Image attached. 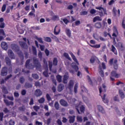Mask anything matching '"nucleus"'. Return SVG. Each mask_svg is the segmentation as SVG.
<instances>
[{"label":"nucleus","instance_id":"obj_37","mask_svg":"<svg viewBox=\"0 0 125 125\" xmlns=\"http://www.w3.org/2000/svg\"><path fill=\"white\" fill-rule=\"evenodd\" d=\"M101 20H102L101 19V18H100L99 16H97V17H95V18H94L93 19V22H96V21H101Z\"/></svg>","mask_w":125,"mask_h":125},{"label":"nucleus","instance_id":"obj_53","mask_svg":"<svg viewBox=\"0 0 125 125\" xmlns=\"http://www.w3.org/2000/svg\"><path fill=\"white\" fill-rule=\"evenodd\" d=\"M49 69L50 71H51L52 70V62H49Z\"/></svg>","mask_w":125,"mask_h":125},{"label":"nucleus","instance_id":"obj_34","mask_svg":"<svg viewBox=\"0 0 125 125\" xmlns=\"http://www.w3.org/2000/svg\"><path fill=\"white\" fill-rule=\"evenodd\" d=\"M112 13L114 17H116L117 16V9H116V7H115L113 8Z\"/></svg>","mask_w":125,"mask_h":125},{"label":"nucleus","instance_id":"obj_11","mask_svg":"<svg viewBox=\"0 0 125 125\" xmlns=\"http://www.w3.org/2000/svg\"><path fill=\"white\" fill-rule=\"evenodd\" d=\"M36 97H40L42 95V92L40 89H37L35 90L34 93Z\"/></svg>","mask_w":125,"mask_h":125},{"label":"nucleus","instance_id":"obj_4","mask_svg":"<svg viewBox=\"0 0 125 125\" xmlns=\"http://www.w3.org/2000/svg\"><path fill=\"white\" fill-rule=\"evenodd\" d=\"M120 75L117 73V72L115 71H112L111 72V76L110 77V81L111 82H114L115 81V78H113V77L114 78H116V79H119V78H120Z\"/></svg>","mask_w":125,"mask_h":125},{"label":"nucleus","instance_id":"obj_1","mask_svg":"<svg viewBox=\"0 0 125 125\" xmlns=\"http://www.w3.org/2000/svg\"><path fill=\"white\" fill-rule=\"evenodd\" d=\"M12 49L15 51V52H19L18 53L19 57L21 58V61H24V55H23V52L20 51V48L19 46H18L16 44H12Z\"/></svg>","mask_w":125,"mask_h":125},{"label":"nucleus","instance_id":"obj_7","mask_svg":"<svg viewBox=\"0 0 125 125\" xmlns=\"http://www.w3.org/2000/svg\"><path fill=\"white\" fill-rule=\"evenodd\" d=\"M74 81L71 80H70L68 85L67 88L69 90L70 92H72L73 91V87H74Z\"/></svg>","mask_w":125,"mask_h":125},{"label":"nucleus","instance_id":"obj_41","mask_svg":"<svg viewBox=\"0 0 125 125\" xmlns=\"http://www.w3.org/2000/svg\"><path fill=\"white\" fill-rule=\"evenodd\" d=\"M81 89H82V91H83V92H87V89H86V88H85V87L84 86V85H82L81 86Z\"/></svg>","mask_w":125,"mask_h":125},{"label":"nucleus","instance_id":"obj_28","mask_svg":"<svg viewBox=\"0 0 125 125\" xmlns=\"http://www.w3.org/2000/svg\"><path fill=\"white\" fill-rule=\"evenodd\" d=\"M57 78V81L59 83H62V76H61L60 75H58L56 76Z\"/></svg>","mask_w":125,"mask_h":125},{"label":"nucleus","instance_id":"obj_60","mask_svg":"<svg viewBox=\"0 0 125 125\" xmlns=\"http://www.w3.org/2000/svg\"><path fill=\"white\" fill-rule=\"evenodd\" d=\"M44 52L46 55V56H49V50H48V49H45V51H44Z\"/></svg>","mask_w":125,"mask_h":125},{"label":"nucleus","instance_id":"obj_48","mask_svg":"<svg viewBox=\"0 0 125 125\" xmlns=\"http://www.w3.org/2000/svg\"><path fill=\"white\" fill-rule=\"evenodd\" d=\"M119 94H120V97L122 99H124V98H125V94L124 93V92L122 91H119Z\"/></svg>","mask_w":125,"mask_h":125},{"label":"nucleus","instance_id":"obj_58","mask_svg":"<svg viewBox=\"0 0 125 125\" xmlns=\"http://www.w3.org/2000/svg\"><path fill=\"white\" fill-rule=\"evenodd\" d=\"M80 15H83V16L87 15V11H83L81 12Z\"/></svg>","mask_w":125,"mask_h":125},{"label":"nucleus","instance_id":"obj_55","mask_svg":"<svg viewBox=\"0 0 125 125\" xmlns=\"http://www.w3.org/2000/svg\"><path fill=\"white\" fill-rule=\"evenodd\" d=\"M90 14H95V13H96V11L95 9H92L90 10Z\"/></svg>","mask_w":125,"mask_h":125},{"label":"nucleus","instance_id":"obj_32","mask_svg":"<svg viewBox=\"0 0 125 125\" xmlns=\"http://www.w3.org/2000/svg\"><path fill=\"white\" fill-rule=\"evenodd\" d=\"M65 33L67 36H68L69 38H71V31H70V29H66L65 30Z\"/></svg>","mask_w":125,"mask_h":125},{"label":"nucleus","instance_id":"obj_35","mask_svg":"<svg viewBox=\"0 0 125 125\" xmlns=\"http://www.w3.org/2000/svg\"><path fill=\"white\" fill-rule=\"evenodd\" d=\"M44 42H51V38L50 37H44Z\"/></svg>","mask_w":125,"mask_h":125},{"label":"nucleus","instance_id":"obj_3","mask_svg":"<svg viewBox=\"0 0 125 125\" xmlns=\"http://www.w3.org/2000/svg\"><path fill=\"white\" fill-rule=\"evenodd\" d=\"M113 32L112 37H113V41L114 42H116V38H118V36H119V31H118V29H117V26H113Z\"/></svg>","mask_w":125,"mask_h":125},{"label":"nucleus","instance_id":"obj_43","mask_svg":"<svg viewBox=\"0 0 125 125\" xmlns=\"http://www.w3.org/2000/svg\"><path fill=\"white\" fill-rule=\"evenodd\" d=\"M95 60H96V58L95 57H92L90 60V62L92 64H93L95 62Z\"/></svg>","mask_w":125,"mask_h":125},{"label":"nucleus","instance_id":"obj_2","mask_svg":"<svg viewBox=\"0 0 125 125\" xmlns=\"http://www.w3.org/2000/svg\"><path fill=\"white\" fill-rule=\"evenodd\" d=\"M109 64L110 66H113L115 70H118L119 69V64H118V60H114V59H111L109 62Z\"/></svg>","mask_w":125,"mask_h":125},{"label":"nucleus","instance_id":"obj_24","mask_svg":"<svg viewBox=\"0 0 125 125\" xmlns=\"http://www.w3.org/2000/svg\"><path fill=\"white\" fill-rule=\"evenodd\" d=\"M63 56L65 58H66V59H68V60H69V61H72V59H71V57H70V56H69V54H68L67 53H64Z\"/></svg>","mask_w":125,"mask_h":125},{"label":"nucleus","instance_id":"obj_17","mask_svg":"<svg viewBox=\"0 0 125 125\" xmlns=\"http://www.w3.org/2000/svg\"><path fill=\"white\" fill-rule=\"evenodd\" d=\"M69 124H74L75 123V120L76 119V116H69L68 117Z\"/></svg>","mask_w":125,"mask_h":125},{"label":"nucleus","instance_id":"obj_16","mask_svg":"<svg viewBox=\"0 0 125 125\" xmlns=\"http://www.w3.org/2000/svg\"><path fill=\"white\" fill-rule=\"evenodd\" d=\"M4 103L5 104H6V106H13L14 105V103L12 101H8L7 100L4 99L3 100Z\"/></svg>","mask_w":125,"mask_h":125},{"label":"nucleus","instance_id":"obj_59","mask_svg":"<svg viewBox=\"0 0 125 125\" xmlns=\"http://www.w3.org/2000/svg\"><path fill=\"white\" fill-rule=\"evenodd\" d=\"M9 124L10 125H15V122L12 119H11L9 122Z\"/></svg>","mask_w":125,"mask_h":125},{"label":"nucleus","instance_id":"obj_25","mask_svg":"<svg viewBox=\"0 0 125 125\" xmlns=\"http://www.w3.org/2000/svg\"><path fill=\"white\" fill-rule=\"evenodd\" d=\"M53 66H57L58 65V60L57 58H54L53 60Z\"/></svg>","mask_w":125,"mask_h":125},{"label":"nucleus","instance_id":"obj_29","mask_svg":"<svg viewBox=\"0 0 125 125\" xmlns=\"http://www.w3.org/2000/svg\"><path fill=\"white\" fill-rule=\"evenodd\" d=\"M32 53L33 55H37V48L36 47L32 46Z\"/></svg>","mask_w":125,"mask_h":125},{"label":"nucleus","instance_id":"obj_9","mask_svg":"<svg viewBox=\"0 0 125 125\" xmlns=\"http://www.w3.org/2000/svg\"><path fill=\"white\" fill-rule=\"evenodd\" d=\"M33 62L34 65L36 66V67H39L40 65H41V63L39 61V59L36 57H33Z\"/></svg>","mask_w":125,"mask_h":125},{"label":"nucleus","instance_id":"obj_56","mask_svg":"<svg viewBox=\"0 0 125 125\" xmlns=\"http://www.w3.org/2000/svg\"><path fill=\"white\" fill-rule=\"evenodd\" d=\"M12 74H10L9 75H8L7 77H6L5 78H4V80L5 81H7L8 80H9V79H10V78H12Z\"/></svg>","mask_w":125,"mask_h":125},{"label":"nucleus","instance_id":"obj_23","mask_svg":"<svg viewBox=\"0 0 125 125\" xmlns=\"http://www.w3.org/2000/svg\"><path fill=\"white\" fill-rule=\"evenodd\" d=\"M24 87L25 88H31V87H33V85L31 83L26 82L25 83Z\"/></svg>","mask_w":125,"mask_h":125},{"label":"nucleus","instance_id":"obj_18","mask_svg":"<svg viewBox=\"0 0 125 125\" xmlns=\"http://www.w3.org/2000/svg\"><path fill=\"white\" fill-rule=\"evenodd\" d=\"M97 109L100 113H102V114H105V109H104V108H103L102 106L98 105Z\"/></svg>","mask_w":125,"mask_h":125},{"label":"nucleus","instance_id":"obj_51","mask_svg":"<svg viewBox=\"0 0 125 125\" xmlns=\"http://www.w3.org/2000/svg\"><path fill=\"white\" fill-rule=\"evenodd\" d=\"M46 97L48 101H51V97H50L49 94H46Z\"/></svg>","mask_w":125,"mask_h":125},{"label":"nucleus","instance_id":"obj_64","mask_svg":"<svg viewBox=\"0 0 125 125\" xmlns=\"http://www.w3.org/2000/svg\"><path fill=\"white\" fill-rule=\"evenodd\" d=\"M125 20H123L122 21V28H123V29H125Z\"/></svg>","mask_w":125,"mask_h":125},{"label":"nucleus","instance_id":"obj_27","mask_svg":"<svg viewBox=\"0 0 125 125\" xmlns=\"http://www.w3.org/2000/svg\"><path fill=\"white\" fill-rule=\"evenodd\" d=\"M83 103L82 102H79V104L76 105L75 108L76 109V111H77V112L78 114H81V112H80V110L79 109V107H80V105H82Z\"/></svg>","mask_w":125,"mask_h":125},{"label":"nucleus","instance_id":"obj_46","mask_svg":"<svg viewBox=\"0 0 125 125\" xmlns=\"http://www.w3.org/2000/svg\"><path fill=\"white\" fill-rule=\"evenodd\" d=\"M44 101H45L44 98H41L40 99L38 100V102L40 104L43 103Z\"/></svg>","mask_w":125,"mask_h":125},{"label":"nucleus","instance_id":"obj_26","mask_svg":"<svg viewBox=\"0 0 125 125\" xmlns=\"http://www.w3.org/2000/svg\"><path fill=\"white\" fill-rule=\"evenodd\" d=\"M5 61L7 65H11V61L10 60V59L8 58V57L5 58Z\"/></svg>","mask_w":125,"mask_h":125},{"label":"nucleus","instance_id":"obj_57","mask_svg":"<svg viewBox=\"0 0 125 125\" xmlns=\"http://www.w3.org/2000/svg\"><path fill=\"white\" fill-rule=\"evenodd\" d=\"M86 27H89V32H91L92 31V29H93V27L91 26V24H87Z\"/></svg>","mask_w":125,"mask_h":125},{"label":"nucleus","instance_id":"obj_15","mask_svg":"<svg viewBox=\"0 0 125 125\" xmlns=\"http://www.w3.org/2000/svg\"><path fill=\"white\" fill-rule=\"evenodd\" d=\"M20 45L22 48H24V49H28V45L26 42H20Z\"/></svg>","mask_w":125,"mask_h":125},{"label":"nucleus","instance_id":"obj_20","mask_svg":"<svg viewBox=\"0 0 125 125\" xmlns=\"http://www.w3.org/2000/svg\"><path fill=\"white\" fill-rule=\"evenodd\" d=\"M70 55H71L73 61H74V62H76V63L77 65H79V62L78 61L77 58H76V56H75V55H74V54H73V53H71L70 54Z\"/></svg>","mask_w":125,"mask_h":125},{"label":"nucleus","instance_id":"obj_38","mask_svg":"<svg viewBox=\"0 0 125 125\" xmlns=\"http://www.w3.org/2000/svg\"><path fill=\"white\" fill-rule=\"evenodd\" d=\"M88 44L91 46V47H93L94 48H100V44H96L94 45H92L88 43Z\"/></svg>","mask_w":125,"mask_h":125},{"label":"nucleus","instance_id":"obj_36","mask_svg":"<svg viewBox=\"0 0 125 125\" xmlns=\"http://www.w3.org/2000/svg\"><path fill=\"white\" fill-rule=\"evenodd\" d=\"M80 112L81 113H84V110H85V107L83 105H82L80 107Z\"/></svg>","mask_w":125,"mask_h":125},{"label":"nucleus","instance_id":"obj_10","mask_svg":"<svg viewBox=\"0 0 125 125\" xmlns=\"http://www.w3.org/2000/svg\"><path fill=\"white\" fill-rule=\"evenodd\" d=\"M8 55L11 59H15V56L14 53L12 51V50L9 49L8 50Z\"/></svg>","mask_w":125,"mask_h":125},{"label":"nucleus","instance_id":"obj_39","mask_svg":"<svg viewBox=\"0 0 125 125\" xmlns=\"http://www.w3.org/2000/svg\"><path fill=\"white\" fill-rule=\"evenodd\" d=\"M54 107L56 110H58L59 109V103L58 102H56L54 104Z\"/></svg>","mask_w":125,"mask_h":125},{"label":"nucleus","instance_id":"obj_63","mask_svg":"<svg viewBox=\"0 0 125 125\" xmlns=\"http://www.w3.org/2000/svg\"><path fill=\"white\" fill-rule=\"evenodd\" d=\"M57 124H58V125H62V121H61V120L60 119H58L57 121Z\"/></svg>","mask_w":125,"mask_h":125},{"label":"nucleus","instance_id":"obj_22","mask_svg":"<svg viewBox=\"0 0 125 125\" xmlns=\"http://www.w3.org/2000/svg\"><path fill=\"white\" fill-rule=\"evenodd\" d=\"M69 79V76L65 74L63 76V83H68V79Z\"/></svg>","mask_w":125,"mask_h":125},{"label":"nucleus","instance_id":"obj_33","mask_svg":"<svg viewBox=\"0 0 125 125\" xmlns=\"http://www.w3.org/2000/svg\"><path fill=\"white\" fill-rule=\"evenodd\" d=\"M87 78L89 84H90V85H92V84H93V83L92 82V80H91V79L90 78L89 75L87 76Z\"/></svg>","mask_w":125,"mask_h":125},{"label":"nucleus","instance_id":"obj_6","mask_svg":"<svg viewBox=\"0 0 125 125\" xmlns=\"http://www.w3.org/2000/svg\"><path fill=\"white\" fill-rule=\"evenodd\" d=\"M99 92H100V96H101V97H102V98L103 99V102L104 103H105V104L108 103V102H109L108 100L105 99V98H106V94H104L103 97L102 96H101V93L102 92V87H99Z\"/></svg>","mask_w":125,"mask_h":125},{"label":"nucleus","instance_id":"obj_13","mask_svg":"<svg viewBox=\"0 0 125 125\" xmlns=\"http://www.w3.org/2000/svg\"><path fill=\"white\" fill-rule=\"evenodd\" d=\"M60 103L62 106H63V107H67L69 105L68 104V103L65 100L61 99L60 101Z\"/></svg>","mask_w":125,"mask_h":125},{"label":"nucleus","instance_id":"obj_21","mask_svg":"<svg viewBox=\"0 0 125 125\" xmlns=\"http://www.w3.org/2000/svg\"><path fill=\"white\" fill-rule=\"evenodd\" d=\"M111 51H112L115 55H118V52H117V49H116V47L114 45H111Z\"/></svg>","mask_w":125,"mask_h":125},{"label":"nucleus","instance_id":"obj_5","mask_svg":"<svg viewBox=\"0 0 125 125\" xmlns=\"http://www.w3.org/2000/svg\"><path fill=\"white\" fill-rule=\"evenodd\" d=\"M31 62V59H28L25 62V68L31 70L34 68V65L33 63H30Z\"/></svg>","mask_w":125,"mask_h":125},{"label":"nucleus","instance_id":"obj_49","mask_svg":"<svg viewBox=\"0 0 125 125\" xmlns=\"http://www.w3.org/2000/svg\"><path fill=\"white\" fill-rule=\"evenodd\" d=\"M43 75L44 77H45L46 78H48V72H47V71H46V70L43 72Z\"/></svg>","mask_w":125,"mask_h":125},{"label":"nucleus","instance_id":"obj_19","mask_svg":"<svg viewBox=\"0 0 125 125\" xmlns=\"http://www.w3.org/2000/svg\"><path fill=\"white\" fill-rule=\"evenodd\" d=\"M64 87H65L64 84L62 83L59 84L58 86V91H59V92H61V91L64 89Z\"/></svg>","mask_w":125,"mask_h":125},{"label":"nucleus","instance_id":"obj_8","mask_svg":"<svg viewBox=\"0 0 125 125\" xmlns=\"http://www.w3.org/2000/svg\"><path fill=\"white\" fill-rule=\"evenodd\" d=\"M8 70V69L7 68V67H6V66H4V67H2L1 71V75H2L3 77L7 76Z\"/></svg>","mask_w":125,"mask_h":125},{"label":"nucleus","instance_id":"obj_12","mask_svg":"<svg viewBox=\"0 0 125 125\" xmlns=\"http://www.w3.org/2000/svg\"><path fill=\"white\" fill-rule=\"evenodd\" d=\"M61 29L60 27H58V26L56 25L55 27L54 30V35H56L57 36V35H59L60 33Z\"/></svg>","mask_w":125,"mask_h":125},{"label":"nucleus","instance_id":"obj_42","mask_svg":"<svg viewBox=\"0 0 125 125\" xmlns=\"http://www.w3.org/2000/svg\"><path fill=\"white\" fill-rule=\"evenodd\" d=\"M32 77L35 80H39V75L37 74H32Z\"/></svg>","mask_w":125,"mask_h":125},{"label":"nucleus","instance_id":"obj_62","mask_svg":"<svg viewBox=\"0 0 125 125\" xmlns=\"http://www.w3.org/2000/svg\"><path fill=\"white\" fill-rule=\"evenodd\" d=\"M19 111H21V112H24L25 111V107L23 106H21L19 107Z\"/></svg>","mask_w":125,"mask_h":125},{"label":"nucleus","instance_id":"obj_45","mask_svg":"<svg viewBox=\"0 0 125 125\" xmlns=\"http://www.w3.org/2000/svg\"><path fill=\"white\" fill-rule=\"evenodd\" d=\"M24 82L25 78H24L23 77H21L20 78V83H24Z\"/></svg>","mask_w":125,"mask_h":125},{"label":"nucleus","instance_id":"obj_44","mask_svg":"<svg viewBox=\"0 0 125 125\" xmlns=\"http://www.w3.org/2000/svg\"><path fill=\"white\" fill-rule=\"evenodd\" d=\"M77 122H78L79 123L83 122V117H82L77 116Z\"/></svg>","mask_w":125,"mask_h":125},{"label":"nucleus","instance_id":"obj_50","mask_svg":"<svg viewBox=\"0 0 125 125\" xmlns=\"http://www.w3.org/2000/svg\"><path fill=\"white\" fill-rule=\"evenodd\" d=\"M36 40H37V41H38L39 42H40V43H43V41H42V38L37 37Z\"/></svg>","mask_w":125,"mask_h":125},{"label":"nucleus","instance_id":"obj_61","mask_svg":"<svg viewBox=\"0 0 125 125\" xmlns=\"http://www.w3.org/2000/svg\"><path fill=\"white\" fill-rule=\"evenodd\" d=\"M73 69L75 70V71L78 72L79 71V66L78 65H74L72 66Z\"/></svg>","mask_w":125,"mask_h":125},{"label":"nucleus","instance_id":"obj_54","mask_svg":"<svg viewBox=\"0 0 125 125\" xmlns=\"http://www.w3.org/2000/svg\"><path fill=\"white\" fill-rule=\"evenodd\" d=\"M83 99L84 102H85V103H87V102H88V99L87 98V97H86L85 96H83Z\"/></svg>","mask_w":125,"mask_h":125},{"label":"nucleus","instance_id":"obj_31","mask_svg":"<svg viewBox=\"0 0 125 125\" xmlns=\"http://www.w3.org/2000/svg\"><path fill=\"white\" fill-rule=\"evenodd\" d=\"M95 27L97 29H100V28L102 27V24H101V22H97L95 24Z\"/></svg>","mask_w":125,"mask_h":125},{"label":"nucleus","instance_id":"obj_47","mask_svg":"<svg viewBox=\"0 0 125 125\" xmlns=\"http://www.w3.org/2000/svg\"><path fill=\"white\" fill-rule=\"evenodd\" d=\"M31 29H32V30H41V27L40 26H32Z\"/></svg>","mask_w":125,"mask_h":125},{"label":"nucleus","instance_id":"obj_40","mask_svg":"<svg viewBox=\"0 0 125 125\" xmlns=\"http://www.w3.org/2000/svg\"><path fill=\"white\" fill-rule=\"evenodd\" d=\"M33 109L34 111H36V112H39V110L41 109V107L37 105H34L33 106Z\"/></svg>","mask_w":125,"mask_h":125},{"label":"nucleus","instance_id":"obj_30","mask_svg":"<svg viewBox=\"0 0 125 125\" xmlns=\"http://www.w3.org/2000/svg\"><path fill=\"white\" fill-rule=\"evenodd\" d=\"M78 87H79V85L78 83H76L74 87V92L75 94L78 93Z\"/></svg>","mask_w":125,"mask_h":125},{"label":"nucleus","instance_id":"obj_52","mask_svg":"<svg viewBox=\"0 0 125 125\" xmlns=\"http://www.w3.org/2000/svg\"><path fill=\"white\" fill-rule=\"evenodd\" d=\"M6 9V5L3 4L1 8V12H4V11H5Z\"/></svg>","mask_w":125,"mask_h":125},{"label":"nucleus","instance_id":"obj_14","mask_svg":"<svg viewBox=\"0 0 125 125\" xmlns=\"http://www.w3.org/2000/svg\"><path fill=\"white\" fill-rule=\"evenodd\" d=\"M1 47L4 50H7V49H8V45H7V43L5 42H2L1 43Z\"/></svg>","mask_w":125,"mask_h":125}]
</instances>
